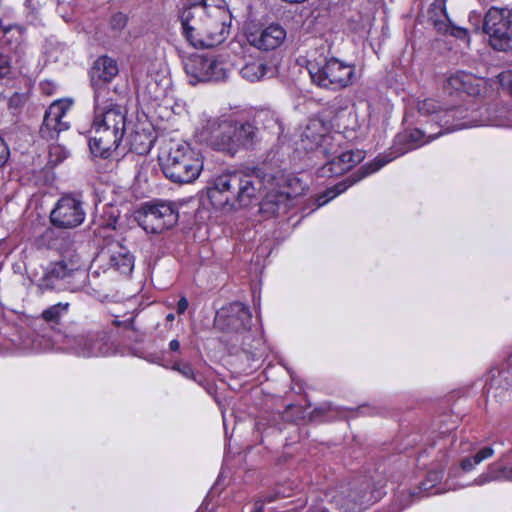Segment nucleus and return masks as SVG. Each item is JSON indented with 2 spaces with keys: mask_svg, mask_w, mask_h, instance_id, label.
I'll return each mask as SVG.
<instances>
[{
  "mask_svg": "<svg viewBox=\"0 0 512 512\" xmlns=\"http://www.w3.org/2000/svg\"><path fill=\"white\" fill-rule=\"evenodd\" d=\"M169 349L173 352L180 350V342L177 339H173L169 343Z\"/></svg>",
  "mask_w": 512,
  "mask_h": 512,
  "instance_id": "obj_48",
  "label": "nucleus"
},
{
  "mask_svg": "<svg viewBox=\"0 0 512 512\" xmlns=\"http://www.w3.org/2000/svg\"><path fill=\"white\" fill-rule=\"evenodd\" d=\"M134 256L119 242H111L102 248L93 260V265L106 270H113L122 275H129L134 268Z\"/></svg>",
  "mask_w": 512,
  "mask_h": 512,
  "instance_id": "obj_14",
  "label": "nucleus"
},
{
  "mask_svg": "<svg viewBox=\"0 0 512 512\" xmlns=\"http://www.w3.org/2000/svg\"><path fill=\"white\" fill-rule=\"evenodd\" d=\"M271 69L261 60L246 63L240 70L241 76L250 81L257 82L265 78Z\"/></svg>",
  "mask_w": 512,
  "mask_h": 512,
  "instance_id": "obj_28",
  "label": "nucleus"
},
{
  "mask_svg": "<svg viewBox=\"0 0 512 512\" xmlns=\"http://www.w3.org/2000/svg\"><path fill=\"white\" fill-rule=\"evenodd\" d=\"M509 475H510V477H511V478H510V482H512V468H510V474H509Z\"/></svg>",
  "mask_w": 512,
  "mask_h": 512,
  "instance_id": "obj_54",
  "label": "nucleus"
},
{
  "mask_svg": "<svg viewBox=\"0 0 512 512\" xmlns=\"http://www.w3.org/2000/svg\"><path fill=\"white\" fill-rule=\"evenodd\" d=\"M129 149L137 154L143 155L150 152L153 146V137L150 132L134 130L126 137Z\"/></svg>",
  "mask_w": 512,
  "mask_h": 512,
  "instance_id": "obj_26",
  "label": "nucleus"
},
{
  "mask_svg": "<svg viewBox=\"0 0 512 512\" xmlns=\"http://www.w3.org/2000/svg\"><path fill=\"white\" fill-rule=\"evenodd\" d=\"M13 28H18V26L12 24H4L3 21L0 20V37L10 32Z\"/></svg>",
  "mask_w": 512,
  "mask_h": 512,
  "instance_id": "obj_46",
  "label": "nucleus"
},
{
  "mask_svg": "<svg viewBox=\"0 0 512 512\" xmlns=\"http://www.w3.org/2000/svg\"><path fill=\"white\" fill-rule=\"evenodd\" d=\"M171 369L179 372L183 377L202 385V381L198 379L191 364L187 362H176L172 365Z\"/></svg>",
  "mask_w": 512,
  "mask_h": 512,
  "instance_id": "obj_37",
  "label": "nucleus"
},
{
  "mask_svg": "<svg viewBox=\"0 0 512 512\" xmlns=\"http://www.w3.org/2000/svg\"><path fill=\"white\" fill-rule=\"evenodd\" d=\"M423 487H424V489H429L430 488V486H427L426 483H423Z\"/></svg>",
  "mask_w": 512,
  "mask_h": 512,
  "instance_id": "obj_53",
  "label": "nucleus"
},
{
  "mask_svg": "<svg viewBox=\"0 0 512 512\" xmlns=\"http://www.w3.org/2000/svg\"><path fill=\"white\" fill-rule=\"evenodd\" d=\"M9 158V149L5 141L0 137V167H2Z\"/></svg>",
  "mask_w": 512,
  "mask_h": 512,
  "instance_id": "obj_43",
  "label": "nucleus"
},
{
  "mask_svg": "<svg viewBox=\"0 0 512 512\" xmlns=\"http://www.w3.org/2000/svg\"><path fill=\"white\" fill-rule=\"evenodd\" d=\"M486 108L476 106H458L446 108L442 115L437 114L438 126L444 132H453L460 129H467L478 126L496 125L512 127V114L507 123H498L492 120L487 114Z\"/></svg>",
  "mask_w": 512,
  "mask_h": 512,
  "instance_id": "obj_5",
  "label": "nucleus"
},
{
  "mask_svg": "<svg viewBox=\"0 0 512 512\" xmlns=\"http://www.w3.org/2000/svg\"><path fill=\"white\" fill-rule=\"evenodd\" d=\"M470 21H473V19H476V22H480V15L476 14L475 12H472L469 17Z\"/></svg>",
  "mask_w": 512,
  "mask_h": 512,
  "instance_id": "obj_50",
  "label": "nucleus"
},
{
  "mask_svg": "<svg viewBox=\"0 0 512 512\" xmlns=\"http://www.w3.org/2000/svg\"><path fill=\"white\" fill-rule=\"evenodd\" d=\"M188 308V300L185 297L179 299L177 304V312L183 314Z\"/></svg>",
  "mask_w": 512,
  "mask_h": 512,
  "instance_id": "obj_45",
  "label": "nucleus"
},
{
  "mask_svg": "<svg viewBox=\"0 0 512 512\" xmlns=\"http://www.w3.org/2000/svg\"><path fill=\"white\" fill-rule=\"evenodd\" d=\"M255 121L262 124L264 129L272 134L280 135L283 133V126L278 114L271 109H261L255 115Z\"/></svg>",
  "mask_w": 512,
  "mask_h": 512,
  "instance_id": "obj_27",
  "label": "nucleus"
},
{
  "mask_svg": "<svg viewBox=\"0 0 512 512\" xmlns=\"http://www.w3.org/2000/svg\"><path fill=\"white\" fill-rule=\"evenodd\" d=\"M397 155L387 156V155H379L372 162L363 165L359 170V176L351 177L345 179L344 181L339 182L333 187L328 188L323 194L319 195L317 198V205L323 206L328 203L330 200L338 196L339 194L346 191L350 186L360 181L362 178L377 172L383 166L391 162Z\"/></svg>",
  "mask_w": 512,
  "mask_h": 512,
  "instance_id": "obj_17",
  "label": "nucleus"
},
{
  "mask_svg": "<svg viewBox=\"0 0 512 512\" xmlns=\"http://www.w3.org/2000/svg\"><path fill=\"white\" fill-rule=\"evenodd\" d=\"M291 192H268L260 203V210L270 216L286 213L290 207Z\"/></svg>",
  "mask_w": 512,
  "mask_h": 512,
  "instance_id": "obj_25",
  "label": "nucleus"
},
{
  "mask_svg": "<svg viewBox=\"0 0 512 512\" xmlns=\"http://www.w3.org/2000/svg\"><path fill=\"white\" fill-rule=\"evenodd\" d=\"M501 472V481H510V468L503 466Z\"/></svg>",
  "mask_w": 512,
  "mask_h": 512,
  "instance_id": "obj_47",
  "label": "nucleus"
},
{
  "mask_svg": "<svg viewBox=\"0 0 512 512\" xmlns=\"http://www.w3.org/2000/svg\"><path fill=\"white\" fill-rule=\"evenodd\" d=\"M49 162L53 165H57L65 160L70 152L69 150L61 144H51L49 146Z\"/></svg>",
  "mask_w": 512,
  "mask_h": 512,
  "instance_id": "obj_35",
  "label": "nucleus"
},
{
  "mask_svg": "<svg viewBox=\"0 0 512 512\" xmlns=\"http://www.w3.org/2000/svg\"><path fill=\"white\" fill-rule=\"evenodd\" d=\"M233 128L234 154L241 149H251L260 141L258 127L250 121L233 120Z\"/></svg>",
  "mask_w": 512,
  "mask_h": 512,
  "instance_id": "obj_23",
  "label": "nucleus"
},
{
  "mask_svg": "<svg viewBox=\"0 0 512 512\" xmlns=\"http://www.w3.org/2000/svg\"><path fill=\"white\" fill-rule=\"evenodd\" d=\"M159 160L165 177L178 184L193 183L203 170V157L185 141L171 140Z\"/></svg>",
  "mask_w": 512,
  "mask_h": 512,
  "instance_id": "obj_4",
  "label": "nucleus"
},
{
  "mask_svg": "<svg viewBox=\"0 0 512 512\" xmlns=\"http://www.w3.org/2000/svg\"><path fill=\"white\" fill-rule=\"evenodd\" d=\"M13 73L12 57L10 54L0 51V83L10 79Z\"/></svg>",
  "mask_w": 512,
  "mask_h": 512,
  "instance_id": "obj_36",
  "label": "nucleus"
},
{
  "mask_svg": "<svg viewBox=\"0 0 512 512\" xmlns=\"http://www.w3.org/2000/svg\"><path fill=\"white\" fill-rule=\"evenodd\" d=\"M308 71L313 83L324 89H343L355 80V66L335 57L323 64L310 62Z\"/></svg>",
  "mask_w": 512,
  "mask_h": 512,
  "instance_id": "obj_6",
  "label": "nucleus"
},
{
  "mask_svg": "<svg viewBox=\"0 0 512 512\" xmlns=\"http://www.w3.org/2000/svg\"><path fill=\"white\" fill-rule=\"evenodd\" d=\"M493 454L494 450L492 447H484L480 449L474 456L462 459L460 462V467L464 472H470L482 461L492 457Z\"/></svg>",
  "mask_w": 512,
  "mask_h": 512,
  "instance_id": "obj_31",
  "label": "nucleus"
},
{
  "mask_svg": "<svg viewBox=\"0 0 512 512\" xmlns=\"http://www.w3.org/2000/svg\"><path fill=\"white\" fill-rule=\"evenodd\" d=\"M291 495H292L291 489H287L284 487H277V489L275 490V492L273 494H269V495L265 496V498L263 500H258L255 502L254 512H262L264 503H270V502H273L280 498L290 497Z\"/></svg>",
  "mask_w": 512,
  "mask_h": 512,
  "instance_id": "obj_34",
  "label": "nucleus"
},
{
  "mask_svg": "<svg viewBox=\"0 0 512 512\" xmlns=\"http://www.w3.org/2000/svg\"><path fill=\"white\" fill-rule=\"evenodd\" d=\"M178 211L171 202L147 203L138 213L139 225L147 233H162L178 222Z\"/></svg>",
  "mask_w": 512,
  "mask_h": 512,
  "instance_id": "obj_9",
  "label": "nucleus"
},
{
  "mask_svg": "<svg viewBox=\"0 0 512 512\" xmlns=\"http://www.w3.org/2000/svg\"><path fill=\"white\" fill-rule=\"evenodd\" d=\"M369 488V483H363L359 488L335 491L331 502L343 512H362L381 497L379 491L369 490Z\"/></svg>",
  "mask_w": 512,
  "mask_h": 512,
  "instance_id": "obj_13",
  "label": "nucleus"
},
{
  "mask_svg": "<svg viewBox=\"0 0 512 512\" xmlns=\"http://www.w3.org/2000/svg\"><path fill=\"white\" fill-rule=\"evenodd\" d=\"M491 473H488V471L486 470L484 473L480 474L473 482L474 485H477V486H482V485H485L487 483H490V482H493V479H495L496 477L494 476H490Z\"/></svg>",
  "mask_w": 512,
  "mask_h": 512,
  "instance_id": "obj_42",
  "label": "nucleus"
},
{
  "mask_svg": "<svg viewBox=\"0 0 512 512\" xmlns=\"http://www.w3.org/2000/svg\"><path fill=\"white\" fill-rule=\"evenodd\" d=\"M184 69L191 84L222 81L227 78L226 64L214 57L192 55L184 62Z\"/></svg>",
  "mask_w": 512,
  "mask_h": 512,
  "instance_id": "obj_11",
  "label": "nucleus"
},
{
  "mask_svg": "<svg viewBox=\"0 0 512 512\" xmlns=\"http://www.w3.org/2000/svg\"><path fill=\"white\" fill-rule=\"evenodd\" d=\"M69 303H57L45 309L42 312V318L47 323L57 324L61 317L67 312Z\"/></svg>",
  "mask_w": 512,
  "mask_h": 512,
  "instance_id": "obj_33",
  "label": "nucleus"
},
{
  "mask_svg": "<svg viewBox=\"0 0 512 512\" xmlns=\"http://www.w3.org/2000/svg\"><path fill=\"white\" fill-rule=\"evenodd\" d=\"M483 30L490 36L494 49L505 51L512 38V9L490 8L485 15Z\"/></svg>",
  "mask_w": 512,
  "mask_h": 512,
  "instance_id": "obj_10",
  "label": "nucleus"
},
{
  "mask_svg": "<svg viewBox=\"0 0 512 512\" xmlns=\"http://www.w3.org/2000/svg\"><path fill=\"white\" fill-rule=\"evenodd\" d=\"M260 181L253 176L235 172L218 176L208 189V198L217 208L229 206L231 209L246 207L257 199Z\"/></svg>",
  "mask_w": 512,
  "mask_h": 512,
  "instance_id": "obj_3",
  "label": "nucleus"
},
{
  "mask_svg": "<svg viewBox=\"0 0 512 512\" xmlns=\"http://www.w3.org/2000/svg\"><path fill=\"white\" fill-rule=\"evenodd\" d=\"M71 106L72 102L69 100H57L49 106L40 128V134L43 138L53 139L60 132L69 129L70 121L67 114Z\"/></svg>",
  "mask_w": 512,
  "mask_h": 512,
  "instance_id": "obj_16",
  "label": "nucleus"
},
{
  "mask_svg": "<svg viewBox=\"0 0 512 512\" xmlns=\"http://www.w3.org/2000/svg\"><path fill=\"white\" fill-rule=\"evenodd\" d=\"M175 316L174 314L172 313H169L167 316H166V320L169 321V322H172L174 320Z\"/></svg>",
  "mask_w": 512,
  "mask_h": 512,
  "instance_id": "obj_51",
  "label": "nucleus"
},
{
  "mask_svg": "<svg viewBox=\"0 0 512 512\" xmlns=\"http://www.w3.org/2000/svg\"><path fill=\"white\" fill-rule=\"evenodd\" d=\"M127 23L126 15L123 13H116L111 17L110 25L111 28L117 31L122 30Z\"/></svg>",
  "mask_w": 512,
  "mask_h": 512,
  "instance_id": "obj_39",
  "label": "nucleus"
},
{
  "mask_svg": "<svg viewBox=\"0 0 512 512\" xmlns=\"http://www.w3.org/2000/svg\"><path fill=\"white\" fill-rule=\"evenodd\" d=\"M287 189L281 190L282 192H291V198L296 197L303 193L305 184L296 176H288L286 179Z\"/></svg>",
  "mask_w": 512,
  "mask_h": 512,
  "instance_id": "obj_38",
  "label": "nucleus"
},
{
  "mask_svg": "<svg viewBox=\"0 0 512 512\" xmlns=\"http://www.w3.org/2000/svg\"><path fill=\"white\" fill-rule=\"evenodd\" d=\"M432 477L434 481H437L440 480L442 476L439 473H433Z\"/></svg>",
  "mask_w": 512,
  "mask_h": 512,
  "instance_id": "obj_52",
  "label": "nucleus"
},
{
  "mask_svg": "<svg viewBox=\"0 0 512 512\" xmlns=\"http://www.w3.org/2000/svg\"><path fill=\"white\" fill-rule=\"evenodd\" d=\"M338 150H340L339 147ZM323 157L329 160L319 168L318 175L320 177H332L342 175L352 169L356 164L362 161L364 155L360 150H347L341 152L337 151L336 153Z\"/></svg>",
  "mask_w": 512,
  "mask_h": 512,
  "instance_id": "obj_19",
  "label": "nucleus"
},
{
  "mask_svg": "<svg viewBox=\"0 0 512 512\" xmlns=\"http://www.w3.org/2000/svg\"><path fill=\"white\" fill-rule=\"evenodd\" d=\"M441 134H442V131H438L437 133H430L429 135H426V132L422 131L420 129L411 130L403 136L405 141L409 144V146L405 150V152L407 150H411V149L420 147V146L436 139ZM402 153H404V151Z\"/></svg>",
  "mask_w": 512,
  "mask_h": 512,
  "instance_id": "obj_30",
  "label": "nucleus"
},
{
  "mask_svg": "<svg viewBox=\"0 0 512 512\" xmlns=\"http://www.w3.org/2000/svg\"><path fill=\"white\" fill-rule=\"evenodd\" d=\"M73 351L82 357L106 356L110 353V345L106 333L79 334L68 338Z\"/></svg>",
  "mask_w": 512,
  "mask_h": 512,
  "instance_id": "obj_18",
  "label": "nucleus"
},
{
  "mask_svg": "<svg viewBox=\"0 0 512 512\" xmlns=\"http://www.w3.org/2000/svg\"><path fill=\"white\" fill-rule=\"evenodd\" d=\"M182 34L195 48H211L230 33L232 14L224 0H202L185 8L181 15Z\"/></svg>",
  "mask_w": 512,
  "mask_h": 512,
  "instance_id": "obj_1",
  "label": "nucleus"
},
{
  "mask_svg": "<svg viewBox=\"0 0 512 512\" xmlns=\"http://www.w3.org/2000/svg\"><path fill=\"white\" fill-rule=\"evenodd\" d=\"M286 38V31L278 24H271L265 29L252 33L250 43L260 50H273L279 47Z\"/></svg>",
  "mask_w": 512,
  "mask_h": 512,
  "instance_id": "obj_22",
  "label": "nucleus"
},
{
  "mask_svg": "<svg viewBox=\"0 0 512 512\" xmlns=\"http://www.w3.org/2000/svg\"><path fill=\"white\" fill-rule=\"evenodd\" d=\"M503 469V466H499L497 464H491L488 466L487 468V471L488 473H491L490 476H494V477H497L495 479H493V481H501V472Z\"/></svg>",
  "mask_w": 512,
  "mask_h": 512,
  "instance_id": "obj_44",
  "label": "nucleus"
},
{
  "mask_svg": "<svg viewBox=\"0 0 512 512\" xmlns=\"http://www.w3.org/2000/svg\"><path fill=\"white\" fill-rule=\"evenodd\" d=\"M307 512H327L326 510L322 509L321 507H310Z\"/></svg>",
  "mask_w": 512,
  "mask_h": 512,
  "instance_id": "obj_49",
  "label": "nucleus"
},
{
  "mask_svg": "<svg viewBox=\"0 0 512 512\" xmlns=\"http://www.w3.org/2000/svg\"><path fill=\"white\" fill-rule=\"evenodd\" d=\"M119 73V68L116 60L108 56L99 57L93 64L91 70V81L94 92L97 87L105 86L111 82Z\"/></svg>",
  "mask_w": 512,
  "mask_h": 512,
  "instance_id": "obj_24",
  "label": "nucleus"
},
{
  "mask_svg": "<svg viewBox=\"0 0 512 512\" xmlns=\"http://www.w3.org/2000/svg\"><path fill=\"white\" fill-rule=\"evenodd\" d=\"M126 120L127 110L111 97L109 87H97L88 132V144L94 156L104 159L112 156L124 139Z\"/></svg>",
  "mask_w": 512,
  "mask_h": 512,
  "instance_id": "obj_2",
  "label": "nucleus"
},
{
  "mask_svg": "<svg viewBox=\"0 0 512 512\" xmlns=\"http://www.w3.org/2000/svg\"><path fill=\"white\" fill-rule=\"evenodd\" d=\"M297 150L315 153L316 157L329 156L338 151V144L334 142L328 126L318 118H312L303 128L299 140L296 142Z\"/></svg>",
  "mask_w": 512,
  "mask_h": 512,
  "instance_id": "obj_8",
  "label": "nucleus"
},
{
  "mask_svg": "<svg viewBox=\"0 0 512 512\" xmlns=\"http://www.w3.org/2000/svg\"><path fill=\"white\" fill-rule=\"evenodd\" d=\"M50 219L59 228L76 227L85 219L82 203L72 196H63L52 210Z\"/></svg>",
  "mask_w": 512,
  "mask_h": 512,
  "instance_id": "obj_15",
  "label": "nucleus"
},
{
  "mask_svg": "<svg viewBox=\"0 0 512 512\" xmlns=\"http://www.w3.org/2000/svg\"><path fill=\"white\" fill-rule=\"evenodd\" d=\"M417 109L421 115L431 116L432 121H435L437 125H438L437 114L442 115L443 110H444L438 105L436 100L431 99V98L424 99L422 101H418Z\"/></svg>",
  "mask_w": 512,
  "mask_h": 512,
  "instance_id": "obj_32",
  "label": "nucleus"
},
{
  "mask_svg": "<svg viewBox=\"0 0 512 512\" xmlns=\"http://www.w3.org/2000/svg\"><path fill=\"white\" fill-rule=\"evenodd\" d=\"M472 76L464 72H456L452 74L446 81L445 88L450 92H465L472 94L473 89L471 88Z\"/></svg>",
  "mask_w": 512,
  "mask_h": 512,
  "instance_id": "obj_29",
  "label": "nucleus"
},
{
  "mask_svg": "<svg viewBox=\"0 0 512 512\" xmlns=\"http://www.w3.org/2000/svg\"><path fill=\"white\" fill-rule=\"evenodd\" d=\"M76 273L75 268L68 267L63 261L51 263L39 279L37 287L42 293L50 290H62L69 284L68 279Z\"/></svg>",
  "mask_w": 512,
  "mask_h": 512,
  "instance_id": "obj_20",
  "label": "nucleus"
},
{
  "mask_svg": "<svg viewBox=\"0 0 512 512\" xmlns=\"http://www.w3.org/2000/svg\"><path fill=\"white\" fill-rule=\"evenodd\" d=\"M429 13V20L438 32H449L456 38L469 41L468 30L452 24L446 9V0H435Z\"/></svg>",
  "mask_w": 512,
  "mask_h": 512,
  "instance_id": "obj_21",
  "label": "nucleus"
},
{
  "mask_svg": "<svg viewBox=\"0 0 512 512\" xmlns=\"http://www.w3.org/2000/svg\"><path fill=\"white\" fill-rule=\"evenodd\" d=\"M252 315L241 302H232L221 307L215 315L214 327L225 333H243L251 327Z\"/></svg>",
  "mask_w": 512,
  "mask_h": 512,
  "instance_id": "obj_12",
  "label": "nucleus"
},
{
  "mask_svg": "<svg viewBox=\"0 0 512 512\" xmlns=\"http://www.w3.org/2000/svg\"><path fill=\"white\" fill-rule=\"evenodd\" d=\"M233 120L226 117L204 116L202 123L195 131V137L200 143L210 148L234 155Z\"/></svg>",
  "mask_w": 512,
  "mask_h": 512,
  "instance_id": "obj_7",
  "label": "nucleus"
},
{
  "mask_svg": "<svg viewBox=\"0 0 512 512\" xmlns=\"http://www.w3.org/2000/svg\"><path fill=\"white\" fill-rule=\"evenodd\" d=\"M108 213L109 219L107 221L101 222L100 225L106 228L115 229L119 213L118 211H114L113 207L110 208V211Z\"/></svg>",
  "mask_w": 512,
  "mask_h": 512,
  "instance_id": "obj_41",
  "label": "nucleus"
},
{
  "mask_svg": "<svg viewBox=\"0 0 512 512\" xmlns=\"http://www.w3.org/2000/svg\"><path fill=\"white\" fill-rule=\"evenodd\" d=\"M499 83L502 88L508 90L512 94V71H504L498 75Z\"/></svg>",
  "mask_w": 512,
  "mask_h": 512,
  "instance_id": "obj_40",
  "label": "nucleus"
}]
</instances>
